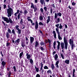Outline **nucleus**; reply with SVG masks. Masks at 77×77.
I'll return each instance as SVG.
<instances>
[{"instance_id": "c85d7f7f", "label": "nucleus", "mask_w": 77, "mask_h": 77, "mask_svg": "<svg viewBox=\"0 0 77 77\" xmlns=\"http://www.w3.org/2000/svg\"><path fill=\"white\" fill-rule=\"evenodd\" d=\"M20 15H22V14L20 13H18V14L17 15V19H18V20L20 19Z\"/></svg>"}, {"instance_id": "5701e85b", "label": "nucleus", "mask_w": 77, "mask_h": 77, "mask_svg": "<svg viewBox=\"0 0 77 77\" xmlns=\"http://www.w3.org/2000/svg\"><path fill=\"white\" fill-rule=\"evenodd\" d=\"M19 12H20V10L18 9L17 11V12L14 13V15L15 16V17H17V14H18Z\"/></svg>"}, {"instance_id": "864d4df0", "label": "nucleus", "mask_w": 77, "mask_h": 77, "mask_svg": "<svg viewBox=\"0 0 77 77\" xmlns=\"http://www.w3.org/2000/svg\"><path fill=\"white\" fill-rule=\"evenodd\" d=\"M40 11L41 12H42V13H43L44 12V10H43V8H40Z\"/></svg>"}, {"instance_id": "7c9ffc66", "label": "nucleus", "mask_w": 77, "mask_h": 77, "mask_svg": "<svg viewBox=\"0 0 77 77\" xmlns=\"http://www.w3.org/2000/svg\"><path fill=\"white\" fill-rule=\"evenodd\" d=\"M12 74V72L11 71H9V72L8 73V74H7L8 75L7 77H11V74Z\"/></svg>"}, {"instance_id": "bf43d9fd", "label": "nucleus", "mask_w": 77, "mask_h": 77, "mask_svg": "<svg viewBox=\"0 0 77 77\" xmlns=\"http://www.w3.org/2000/svg\"><path fill=\"white\" fill-rule=\"evenodd\" d=\"M36 77H41V76L39 74H38L36 75Z\"/></svg>"}, {"instance_id": "f03ea898", "label": "nucleus", "mask_w": 77, "mask_h": 77, "mask_svg": "<svg viewBox=\"0 0 77 77\" xmlns=\"http://www.w3.org/2000/svg\"><path fill=\"white\" fill-rule=\"evenodd\" d=\"M2 18L4 21H6L7 23H9L10 24H12L13 23V21L12 20L11 17L9 18L8 19V17H2Z\"/></svg>"}, {"instance_id": "052dcab7", "label": "nucleus", "mask_w": 77, "mask_h": 77, "mask_svg": "<svg viewBox=\"0 0 77 77\" xmlns=\"http://www.w3.org/2000/svg\"><path fill=\"white\" fill-rule=\"evenodd\" d=\"M50 12L51 14H52V12H53V8H51L50 9Z\"/></svg>"}, {"instance_id": "f704fd0d", "label": "nucleus", "mask_w": 77, "mask_h": 77, "mask_svg": "<svg viewBox=\"0 0 77 77\" xmlns=\"http://www.w3.org/2000/svg\"><path fill=\"white\" fill-rule=\"evenodd\" d=\"M72 5L73 6H75V5H76V3L74 1L72 3Z\"/></svg>"}, {"instance_id": "20e7f679", "label": "nucleus", "mask_w": 77, "mask_h": 77, "mask_svg": "<svg viewBox=\"0 0 77 77\" xmlns=\"http://www.w3.org/2000/svg\"><path fill=\"white\" fill-rule=\"evenodd\" d=\"M64 42L65 44L64 48L66 50H67L68 48V42H67V40H66V37L64 36L63 38Z\"/></svg>"}, {"instance_id": "e433bc0d", "label": "nucleus", "mask_w": 77, "mask_h": 77, "mask_svg": "<svg viewBox=\"0 0 77 77\" xmlns=\"http://www.w3.org/2000/svg\"><path fill=\"white\" fill-rule=\"evenodd\" d=\"M41 67L40 68V70L41 71V70L43 69V68H42V67H43V64H42V63H41Z\"/></svg>"}, {"instance_id": "6e6d98bb", "label": "nucleus", "mask_w": 77, "mask_h": 77, "mask_svg": "<svg viewBox=\"0 0 77 77\" xmlns=\"http://www.w3.org/2000/svg\"><path fill=\"white\" fill-rule=\"evenodd\" d=\"M3 6H4V9H5L6 8V5L4 4L3 5Z\"/></svg>"}, {"instance_id": "774afa93", "label": "nucleus", "mask_w": 77, "mask_h": 77, "mask_svg": "<svg viewBox=\"0 0 77 77\" xmlns=\"http://www.w3.org/2000/svg\"><path fill=\"white\" fill-rule=\"evenodd\" d=\"M65 27L66 29H67V28H68V26H67V25L66 24L65 25Z\"/></svg>"}, {"instance_id": "bb28decb", "label": "nucleus", "mask_w": 77, "mask_h": 77, "mask_svg": "<svg viewBox=\"0 0 77 77\" xmlns=\"http://www.w3.org/2000/svg\"><path fill=\"white\" fill-rule=\"evenodd\" d=\"M35 44V47H38V45H39V42H38V41H36Z\"/></svg>"}, {"instance_id": "72a5a7b5", "label": "nucleus", "mask_w": 77, "mask_h": 77, "mask_svg": "<svg viewBox=\"0 0 77 77\" xmlns=\"http://www.w3.org/2000/svg\"><path fill=\"white\" fill-rule=\"evenodd\" d=\"M15 30L14 29H13L11 31V33H12V34H13L14 35H15Z\"/></svg>"}, {"instance_id": "cd10ccee", "label": "nucleus", "mask_w": 77, "mask_h": 77, "mask_svg": "<svg viewBox=\"0 0 77 77\" xmlns=\"http://www.w3.org/2000/svg\"><path fill=\"white\" fill-rule=\"evenodd\" d=\"M35 68L36 72H39V68H37L35 65Z\"/></svg>"}, {"instance_id": "6e6552de", "label": "nucleus", "mask_w": 77, "mask_h": 77, "mask_svg": "<svg viewBox=\"0 0 77 77\" xmlns=\"http://www.w3.org/2000/svg\"><path fill=\"white\" fill-rule=\"evenodd\" d=\"M56 30L57 32V33L58 34V38L59 40H62V38L61 37V36L60 35V32L59 31V28H56Z\"/></svg>"}, {"instance_id": "9b49d317", "label": "nucleus", "mask_w": 77, "mask_h": 77, "mask_svg": "<svg viewBox=\"0 0 77 77\" xmlns=\"http://www.w3.org/2000/svg\"><path fill=\"white\" fill-rule=\"evenodd\" d=\"M20 39L18 38L17 40H16L15 41V42L14 43V44H16V45H18L19 44V43H20Z\"/></svg>"}, {"instance_id": "0e129e2a", "label": "nucleus", "mask_w": 77, "mask_h": 77, "mask_svg": "<svg viewBox=\"0 0 77 77\" xmlns=\"http://www.w3.org/2000/svg\"><path fill=\"white\" fill-rule=\"evenodd\" d=\"M19 13H20L21 14H22L23 13V11H22V10H21V11H20Z\"/></svg>"}, {"instance_id": "49530a36", "label": "nucleus", "mask_w": 77, "mask_h": 77, "mask_svg": "<svg viewBox=\"0 0 77 77\" xmlns=\"http://www.w3.org/2000/svg\"><path fill=\"white\" fill-rule=\"evenodd\" d=\"M10 45V43L9 42H7L6 44V46L9 47Z\"/></svg>"}, {"instance_id": "09e8293b", "label": "nucleus", "mask_w": 77, "mask_h": 77, "mask_svg": "<svg viewBox=\"0 0 77 77\" xmlns=\"http://www.w3.org/2000/svg\"><path fill=\"white\" fill-rule=\"evenodd\" d=\"M39 18L40 20H43V17L42 16H39Z\"/></svg>"}, {"instance_id": "9d476101", "label": "nucleus", "mask_w": 77, "mask_h": 77, "mask_svg": "<svg viewBox=\"0 0 77 77\" xmlns=\"http://www.w3.org/2000/svg\"><path fill=\"white\" fill-rule=\"evenodd\" d=\"M35 30H38V27H39V25H38V21H35Z\"/></svg>"}, {"instance_id": "338daca9", "label": "nucleus", "mask_w": 77, "mask_h": 77, "mask_svg": "<svg viewBox=\"0 0 77 77\" xmlns=\"http://www.w3.org/2000/svg\"><path fill=\"white\" fill-rule=\"evenodd\" d=\"M56 42L54 41L53 43V45H56Z\"/></svg>"}, {"instance_id": "b1692460", "label": "nucleus", "mask_w": 77, "mask_h": 77, "mask_svg": "<svg viewBox=\"0 0 77 77\" xmlns=\"http://www.w3.org/2000/svg\"><path fill=\"white\" fill-rule=\"evenodd\" d=\"M26 45H27L28 44V43H29V39L26 36Z\"/></svg>"}, {"instance_id": "473e14b6", "label": "nucleus", "mask_w": 77, "mask_h": 77, "mask_svg": "<svg viewBox=\"0 0 77 77\" xmlns=\"http://www.w3.org/2000/svg\"><path fill=\"white\" fill-rule=\"evenodd\" d=\"M23 52H22L20 54L19 57L20 59H21V57L23 56Z\"/></svg>"}, {"instance_id": "4d7b16f0", "label": "nucleus", "mask_w": 77, "mask_h": 77, "mask_svg": "<svg viewBox=\"0 0 77 77\" xmlns=\"http://www.w3.org/2000/svg\"><path fill=\"white\" fill-rule=\"evenodd\" d=\"M40 44L41 45H44L45 43H44V42H42Z\"/></svg>"}, {"instance_id": "a878e982", "label": "nucleus", "mask_w": 77, "mask_h": 77, "mask_svg": "<svg viewBox=\"0 0 77 77\" xmlns=\"http://www.w3.org/2000/svg\"><path fill=\"white\" fill-rule=\"evenodd\" d=\"M60 22V17L57 18V21H56V24H57V23H59Z\"/></svg>"}, {"instance_id": "5fc2aeb1", "label": "nucleus", "mask_w": 77, "mask_h": 77, "mask_svg": "<svg viewBox=\"0 0 77 77\" xmlns=\"http://www.w3.org/2000/svg\"><path fill=\"white\" fill-rule=\"evenodd\" d=\"M7 70L8 71H9L11 70V68H9V67H7Z\"/></svg>"}, {"instance_id": "a18cd8bd", "label": "nucleus", "mask_w": 77, "mask_h": 77, "mask_svg": "<svg viewBox=\"0 0 77 77\" xmlns=\"http://www.w3.org/2000/svg\"><path fill=\"white\" fill-rule=\"evenodd\" d=\"M63 26H62V24H61V23L60 24V26H59V29H61L62 28Z\"/></svg>"}, {"instance_id": "a211bd4d", "label": "nucleus", "mask_w": 77, "mask_h": 77, "mask_svg": "<svg viewBox=\"0 0 77 77\" xmlns=\"http://www.w3.org/2000/svg\"><path fill=\"white\" fill-rule=\"evenodd\" d=\"M54 59L55 60H56L57 61V60H58V59H58V55H57V54H56L55 55Z\"/></svg>"}, {"instance_id": "7ed1b4c3", "label": "nucleus", "mask_w": 77, "mask_h": 77, "mask_svg": "<svg viewBox=\"0 0 77 77\" xmlns=\"http://www.w3.org/2000/svg\"><path fill=\"white\" fill-rule=\"evenodd\" d=\"M26 56L27 57V59H28V60H29L30 63H31V65H33V60L32 59H30V54H29L28 53H27Z\"/></svg>"}, {"instance_id": "79ce46f5", "label": "nucleus", "mask_w": 77, "mask_h": 77, "mask_svg": "<svg viewBox=\"0 0 77 77\" xmlns=\"http://www.w3.org/2000/svg\"><path fill=\"white\" fill-rule=\"evenodd\" d=\"M57 27L56 29H58V31L59 30V23L55 25Z\"/></svg>"}, {"instance_id": "2eb2a0df", "label": "nucleus", "mask_w": 77, "mask_h": 77, "mask_svg": "<svg viewBox=\"0 0 77 77\" xmlns=\"http://www.w3.org/2000/svg\"><path fill=\"white\" fill-rule=\"evenodd\" d=\"M48 42L49 43V48H51V40L50 41V39H48Z\"/></svg>"}, {"instance_id": "ddd939ff", "label": "nucleus", "mask_w": 77, "mask_h": 77, "mask_svg": "<svg viewBox=\"0 0 77 77\" xmlns=\"http://www.w3.org/2000/svg\"><path fill=\"white\" fill-rule=\"evenodd\" d=\"M34 41V37H30V42L31 44H32Z\"/></svg>"}, {"instance_id": "3c124183", "label": "nucleus", "mask_w": 77, "mask_h": 77, "mask_svg": "<svg viewBox=\"0 0 77 77\" xmlns=\"http://www.w3.org/2000/svg\"><path fill=\"white\" fill-rule=\"evenodd\" d=\"M40 49L42 51H44V48L42 46H40Z\"/></svg>"}, {"instance_id": "f257e3e1", "label": "nucleus", "mask_w": 77, "mask_h": 77, "mask_svg": "<svg viewBox=\"0 0 77 77\" xmlns=\"http://www.w3.org/2000/svg\"><path fill=\"white\" fill-rule=\"evenodd\" d=\"M8 9H7V13L8 14L7 16L8 17H11L12 15H13V12L14 10L12 9V8H10V6L8 5Z\"/></svg>"}, {"instance_id": "6ab92c4d", "label": "nucleus", "mask_w": 77, "mask_h": 77, "mask_svg": "<svg viewBox=\"0 0 77 77\" xmlns=\"http://www.w3.org/2000/svg\"><path fill=\"white\" fill-rule=\"evenodd\" d=\"M60 45L62 49H63V48H64V43L63 42H61Z\"/></svg>"}, {"instance_id": "58836bf2", "label": "nucleus", "mask_w": 77, "mask_h": 77, "mask_svg": "<svg viewBox=\"0 0 77 77\" xmlns=\"http://www.w3.org/2000/svg\"><path fill=\"white\" fill-rule=\"evenodd\" d=\"M44 69H48L49 68H48V66H44Z\"/></svg>"}, {"instance_id": "f3484780", "label": "nucleus", "mask_w": 77, "mask_h": 77, "mask_svg": "<svg viewBox=\"0 0 77 77\" xmlns=\"http://www.w3.org/2000/svg\"><path fill=\"white\" fill-rule=\"evenodd\" d=\"M53 34H54V36L55 39L56 38V32L55 31H53V32L52 33Z\"/></svg>"}, {"instance_id": "69168bd1", "label": "nucleus", "mask_w": 77, "mask_h": 77, "mask_svg": "<svg viewBox=\"0 0 77 77\" xmlns=\"http://www.w3.org/2000/svg\"><path fill=\"white\" fill-rule=\"evenodd\" d=\"M39 32H40V33H41L42 35V34H43V33L41 31V30H39Z\"/></svg>"}, {"instance_id": "dca6fc26", "label": "nucleus", "mask_w": 77, "mask_h": 77, "mask_svg": "<svg viewBox=\"0 0 77 77\" xmlns=\"http://www.w3.org/2000/svg\"><path fill=\"white\" fill-rule=\"evenodd\" d=\"M47 73L48 74V75H49V74H52V72L51 71V70L50 69H49L47 71Z\"/></svg>"}, {"instance_id": "412c9836", "label": "nucleus", "mask_w": 77, "mask_h": 77, "mask_svg": "<svg viewBox=\"0 0 77 77\" xmlns=\"http://www.w3.org/2000/svg\"><path fill=\"white\" fill-rule=\"evenodd\" d=\"M28 13V11H27V10L25 9L24 10V12L23 13V14H24L25 15H27V14Z\"/></svg>"}, {"instance_id": "13d9d810", "label": "nucleus", "mask_w": 77, "mask_h": 77, "mask_svg": "<svg viewBox=\"0 0 77 77\" xmlns=\"http://www.w3.org/2000/svg\"><path fill=\"white\" fill-rule=\"evenodd\" d=\"M72 77H76V76L75 75V73H73L72 74Z\"/></svg>"}, {"instance_id": "39448f33", "label": "nucleus", "mask_w": 77, "mask_h": 77, "mask_svg": "<svg viewBox=\"0 0 77 77\" xmlns=\"http://www.w3.org/2000/svg\"><path fill=\"white\" fill-rule=\"evenodd\" d=\"M69 42L71 46L72 50H73V48H74V40H72V39H70Z\"/></svg>"}, {"instance_id": "c03bdc74", "label": "nucleus", "mask_w": 77, "mask_h": 77, "mask_svg": "<svg viewBox=\"0 0 77 77\" xmlns=\"http://www.w3.org/2000/svg\"><path fill=\"white\" fill-rule=\"evenodd\" d=\"M30 21L31 22V23H32V26H35V23H33V21L32 20Z\"/></svg>"}, {"instance_id": "aec40b11", "label": "nucleus", "mask_w": 77, "mask_h": 77, "mask_svg": "<svg viewBox=\"0 0 77 77\" xmlns=\"http://www.w3.org/2000/svg\"><path fill=\"white\" fill-rule=\"evenodd\" d=\"M48 19L47 20L46 22L47 24H48V23H49L50 21V16H48Z\"/></svg>"}, {"instance_id": "a19ab883", "label": "nucleus", "mask_w": 77, "mask_h": 77, "mask_svg": "<svg viewBox=\"0 0 77 77\" xmlns=\"http://www.w3.org/2000/svg\"><path fill=\"white\" fill-rule=\"evenodd\" d=\"M13 68L14 69V72H17V71H16V67H15V66H13Z\"/></svg>"}, {"instance_id": "393cba45", "label": "nucleus", "mask_w": 77, "mask_h": 77, "mask_svg": "<svg viewBox=\"0 0 77 77\" xmlns=\"http://www.w3.org/2000/svg\"><path fill=\"white\" fill-rule=\"evenodd\" d=\"M21 46L23 48V47H24L25 46H26V44L24 43V42H23L21 41Z\"/></svg>"}, {"instance_id": "680f3d73", "label": "nucleus", "mask_w": 77, "mask_h": 77, "mask_svg": "<svg viewBox=\"0 0 77 77\" xmlns=\"http://www.w3.org/2000/svg\"><path fill=\"white\" fill-rule=\"evenodd\" d=\"M57 42L58 43L57 45H60V43L58 41H57Z\"/></svg>"}, {"instance_id": "f8f14e48", "label": "nucleus", "mask_w": 77, "mask_h": 77, "mask_svg": "<svg viewBox=\"0 0 77 77\" xmlns=\"http://www.w3.org/2000/svg\"><path fill=\"white\" fill-rule=\"evenodd\" d=\"M59 63V59H58V60H57L55 63V66H56V68H59V65H58Z\"/></svg>"}, {"instance_id": "e2e57ef3", "label": "nucleus", "mask_w": 77, "mask_h": 77, "mask_svg": "<svg viewBox=\"0 0 77 77\" xmlns=\"http://www.w3.org/2000/svg\"><path fill=\"white\" fill-rule=\"evenodd\" d=\"M67 8H69V9H70V10H71V9H72V8H71V6H70V5H69L68 7Z\"/></svg>"}, {"instance_id": "c9c22d12", "label": "nucleus", "mask_w": 77, "mask_h": 77, "mask_svg": "<svg viewBox=\"0 0 77 77\" xmlns=\"http://www.w3.org/2000/svg\"><path fill=\"white\" fill-rule=\"evenodd\" d=\"M31 8H33V9L34 8H35L34 6V5L33 4V3H31Z\"/></svg>"}, {"instance_id": "4c0bfd02", "label": "nucleus", "mask_w": 77, "mask_h": 77, "mask_svg": "<svg viewBox=\"0 0 77 77\" xmlns=\"http://www.w3.org/2000/svg\"><path fill=\"white\" fill-rule=\"evenodd\" d=\"M33 9H34V12H37V10H38V8H36V7H35Z\"/></svg>"}, {"instance_id": "de8ad7c7", "label": "nucleus", "mask_w": 77, "mask_h": 77, "mask_svg": "<svg viewBox=\"0 0 77 77\" xmlns=\"http://www.w3.org/2000/svg\"><path fill=\"white\" fill-rule=\"evenodd\" d=\"M44 9L46 12H47V7H45L44 8Z\"/></svg>"}, {"instance_id": "c756f323", "label": "nucleus", "mask_w": 77, "mask_h": 77, "mask_svg": "<svg viewBox=\"0 0 77 77\" xmlns=\"http://www.w3.org/2000/svg\"><path fill=\"white\" fill-rule=\"evenodd\" d=\"M65 62L67 64H68V65L69 64V60H66L65 61Z\"/></svg>"}, {"instance_id": "423d86ee", "label": "nucleus", "mask_w": 77, "mask_h": 77, "mask_svg": "<svg viewBox=\"0 0 77 77\" xmlns=\"http://www.w3.org/2000/svg\"><path fill=\"white\" fill-rule=\"evenodd\" d=\"M8 32H6V37L8 39V38H9L11 37V35H10V34L11 33V30L9 28H8Z\"/></svg>"}, {"instance_id": "8fccbe9b", "label": "nucleus", "mask_w": 77, "mask_h": 77, "mask_svg": "<svg viewBox=\"0 0 77 77\" xmlns=\"http://www.w3.org/2000/svg\"><path fill=\"white\" fill-rule=\"evenodd\" d=\"M23 19L22 18H21V20L20 21V24H23Z\"/></svg>"}, {"instance_id": "0eeeda50", "label": "nucleus", "mask_w": 77, "mask_h": 77, "mask_svg": "<svg viewBox=\"0 0 77 77\" xmlns=\"http://www.w3.org/2000/svg\"><path fill=\"white\" fill-rule=\"evenodd\" d=\"M15 27L16 29L17 30V31L16 32L17 33L18 35H21V30L19 28V26L18 25H16L15 26Z\"/></svg>"}, {"instance_id": "1a4fd4ad", "label": "nucleus", "mask_w": 77, "mask_h": 77, "mask_svg": "<svg viewBox=\"0 0 77 77\" xmlns=\"http://www.w3.org/2000/svg\"><path fill=\"white\" fill-rule=\"evenodd\" d=\"M57 16H59L60 17L62 16V14L60 12L57 13H55V16L54 18L55 19H57Z\"/></svg>"}, {"instance_id": "603ef678", "label": "nucleus", "mask_w": 77, "mask_h": 77, "mask_svg": "<svg viewBox=\"0 0 77 77\" xmlns=\"http://www.w3.org/2000/svg\"><path fill=\"white\" fill-rule=\"evenodd\" d=\"M57 50H59V49H60V45H57Z\"/></svg>"}, {"instance_id": "4468645a", "label": "nucleus", "mask_w": 77, "mask_h": 77, "mask_svg": "<svg viewBox=\"0 0 77 77\" xmlns=\"http://www.w3.org/2000/svg\"><path fill=\"white\" fill-rule=\"evenodd\" d=\"M2 65L3 68H5V66L6 65V63L4 61H3L2 62Z\"/></svg>"}, {"instance_id": "37998d69", "label": "nucleus", "mask_w": 77, "mask_h": 77, "mask_svg": "<svg viewBox=\"0 0 77 77\" xmlns=\"http://www.w3.org/2000/svg\"><path fill=\"white\" fill-rule=\"evenodd\" d=\"M51 7H52V8H55V5H54V4L53 3L51 4Z\"/></svg>"}, {"instance_id": "ea45409f", "label": "nucleus", "mask_w": 77, "mask_h": 77, "mask_svg": "<svg viewBox=\"0 0 77 77\" xmlns=\"http://www.w3.org/2000/svg\"><path fill=\"white\" fill-rule=\"evenodd\" d=\"M38 24L39 25V26H44V24H43V23L41 22H39Z\"/></svg>"}, {"instance_id": "2f4dec72", "label": "nucleus", "mask_w": 77, "mask_h": 77, "mask_svg": "<svg viewBox=\"0 0 77 77\" xmlns=\"http://www.w3.org/2000/svg\"><path fill=\"white\" fill-rule=\"evenodd\" d=\"M54 68H55V67H54V65L53 64V63H52L51 65V68L52 70H54Z\"/></svg>"}, {"instance_id": "4be33fe9", "label": "nucleus", "mask_w": 77, "mask_h": 77, "mask_svg": "<svg viewBox=\"0 0 77 77\" xmlns=\"http://www.w3.org/2000/svg\"><path fill=\"white\" fill-rule=\"evenodd\" d=\"M40 2L42 5H44H44L45 4V2H44V0H40Z\"/></svg>"}]
</instances>
